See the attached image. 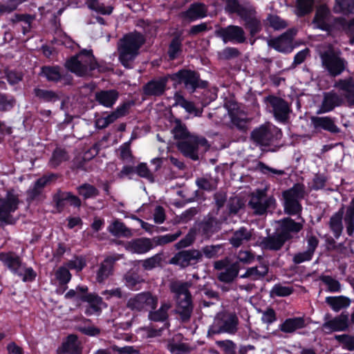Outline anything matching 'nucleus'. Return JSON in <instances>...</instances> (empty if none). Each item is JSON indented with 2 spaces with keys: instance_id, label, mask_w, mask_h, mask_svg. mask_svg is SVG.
I'll return each instance as SVG.
<instances>
[{
  "instance_id": "obj_54",
  "label": "nucleus",
  "mask_w": 354,
  "mask_h": 354,
  "mask_svg": "<svg viewBox=\"0 0 354 354\" xmlns=\"http://www.w3.org/2000/svg\"><path fill=\"white\" fill-rule=\"evenodd\" d=\"M56 279L60 284H67L71 279V274L66 266L58 268L55 272Z\"/></svg>"
},
{
  "instance_id": "obj_53",
  "label": "nucleus",
  "mask_w": 354,
  "mask_h": 354,
  "mask_svg": "<svg viewBox=\"0 0 354 354\" xmlns=\"http://www.w3.org/2000/svg\"><path fill=\"white\" fill-rule=\"evenodd\" d=\"M226 6L225 9L231 13H236L241 17L244 16V13L246 12V10L243 8L236 0H224Z\"/></svg>"
},
{
  "instance_id": "obj_61",
  "label": "nucleus",
  "mask_w": 354,
  "mask_h": 354,
  "mask_svg": "<svg viewBox=\"0 0 354 354\" xmlns=\"http://www.w3.org/2000/svg\"><path fill=\"white\" fill-rule=\"evenodd\" d=\"M292 292V289L288 286H283L280 284L275 285L272 290L271 295L277 297H286Z\"/></svg>"
},
{
  "instance_id": "obj_4",
  "label": "nucleus",
  "mask_w": 354,
  "mask_h": 354,
  "mask_svg": "<svg viewBox=\"0 0 354 354\" xmlns=\"http://www.w3.org/2000/svg\"><path fill=\"white\" fill-rule=\"evenodd\" d=\"M178 148L185 156L194 160L199 158V153L206 151L209 145L205 138L196 136L178 142Z\"/></svg>"
},
{
  "instance_id": "obj_19",
  "label": "nucleus",
  "mask_w": 354,
  "mask_h": 354,
  "mask_svg": "<svg viewBox=\"0 0 354 354\" xmlns=\"http://www.w3.org/2000/svg\"><path fill=\"white\" fill-rule=\"evenodd\" d=\"M268 101L272 108L275 118L281 122L286 121L290 112L288 104L284 100L276 97H270L268 98Z\"/></svg>"
},
{
  "instance_id": "obj_35",
  "label": "nucleus",
  "mask_w": 354,
  "mask_h": 354,
  "mask_svg": "<svg viewBox=\"0 0 354 354\" xmlns=\"http://www.w3.org/2000/svg\"><path fill=\"white\" fill-rule=\"evenodd\" d=\"M285 239L277 231L276 235L264 239L261 245L263 249L277 250H279L285 242Z\"/></svg>"
},
{
  "instance_id": "obj_27",
  "label": "nucleus",
  "mask_w": 354,
  "mask_h": 354,
  "mask_svg": "<svg viewBox=\"0 0 354 354\" xmlns=\"http://www.w3.org/2000/svg\"><path fill=\"white\" fill-rule=\"evenodd\" d=\"M311 122L315 129H324L332 133L339 131L337 127L329 117L313 116L311 118Z\"/></svg>"
},
{
  "instance_id": "obj_48",
  "label": "nucleus",
  "mask_w": 354,
  "mask_h": 354,
  "mask_svg": "<svg viewBox=\"0 0 354 354\" xmlns=\"http://www.w3.org/2000/svg\"><path fill=\"white\" fill-rule=\"evenodd\" d=\"M41 74L49 81L57 82L61 79L59 68L56 66H45L41 69Z\"/></svg>"
},
{
  "instance_id": "obj_28",
  "label": "nucleus",
  "mask_w": 354,
  "mask_h": 354,
  "mask_svg": "<svg viewBox=\"0 0 354 354\" xmlns=\"http://www.w3.org/2000/svg\"><path fill=\"white\" fill-rule=\"evenodd\" d=\"M207 15L206 8L204 4L194 3L189 8L182 14V17L188 21H194Z\"/></svg>"
},
{
  "instance_id": "obj_55",
  "label": "nucleus",
  "mask_w": 354,
  "mask_h": 354,
  "mask_svg": "<svg viewBox=\"0 0 354 354\" xmlns=\"http://www.w3.org/2000/svg\"><path fill=\"white\" fill-rule=\"evenodd\" d=\"M78 193L84 198H93L97 195V189L92 185L84 184L78 187Z\"/></svg>"
},
{
  "instance_id": "obj_63",
  "label": "nucleus",
  "mask_w": 354,
  "mask_h": 354,
  "mask_svg": "<svg viewBox=\"0 0 354 354\" xmlns=\"http://www.w3.org/2000/svg\"><path fill=\"white\" fill-rule=\"evenodd\" d=\"M161 261V257L159 254H156L150 258H148L142 261V266L145 270H151L158 266Z\"/></svg>"
},
{
  "instance_id": "obj_13",
  "label": "nucleus",
  "mask_w": 354,
  "mask_h": 354,
  "mask_svg": "<svg viewBox=\"0 0 354 354\" xmlns=\"http://www.w3.org/2000/svg\"><path fill=\"white\" fill-rule=\"evenodd\" d=\"M275 200L272 197L266 196V190H257L252 194L249 205L257 214L262 215L267 209L274 205Z\"/></svg>"
},
{
  "instance_id": "obj_49",
  "label": "nucleus",
  "mask_w": 354,
  "mask_h": 354,
  "mask_svg": "<svg viewBox=\"0 0 354 354\" xmlns=\"http://www.w3.org/2000/svg\"><path fill=\"white\" fill-rule=\"evenodd\" d=\"M173 133L174 138L178 139L179 141L187 140V138L194 136L189 133L185 126L180 121L176 122V125L173 129Z\"/></svg>"
},
{
  "instance_id": "obj_32",
  "label": "nucleus",
  "mask_w": 354,
  "mask_h": 354,
  "mask_svg": "<svg viewBox=\"0 0 354 354\" xmlns=\"http://www.w3.org/2000/svg\"><path fill=\"white\" fill-rule=\"evenodd\" d=\"M88 287L86 286H77L75 289L69 290L64 295L68 299L74 301L76 304L84 301L88 295Z\"/></svg>"
},
{
  "instance_id": "obj_7",
  "label": "nucleus",
  "mask_w": 354,
  "mask_h": 354,
  "mask_svg": "<svg viewBox=\"0 0 354 354\" xmlns=\"http://www.w3.org/2000/svg\"><path fill=\"white\" fill-rule=\"evenodd\" d=\"M319 52L323 65L330 75L336 76L345 70L346 62L339 57L338 53L335 52L330 46L325 51L319 49Z\"/></svg>"
},
{
  "instance_id": "obj_59",
  "label": "nucleus",
  "mask_w": 354,
  "mask_h": 354,
  "mask_svg": "<svg viewBox=\"0 0 354 354\" xmlns=\"http://www.w3.org/2000/svg\"><path fill=\"white\" fill-rule=\"evenodd\" d=\"M142 281V279L135 274H128L125 277L126 286L132 290H138V286Z\"/></svg>"
},
{
  "instance_id": "obj_20",
  "label": "nucleus",
  "mask_w": 354,
  "mask_h": 354,
  "mask_svg": "<svg viewBox=\"0 0 354 354\" xmlns=\"http://www.w3.org/2000/svg\"><path fill=\"white\" fill-rule=\"evenodd\" d=\"M343 102L342 96L333 91L325 93L322 103L319 107L318 113H327L332 111L335 107L341 105Z\"/></svg>"
},
{
  "instance_id": "obj_6",
  "label": "nucleus",
  "mask_w": 354,
  "mask_h": 354,
  "mask_svg": "<svg viewBox=\"0 0 354 354\" xmlns=\"http://www.w3.org/2000/svg\"><path fill=\"white\" fill-rule=\"evenodd\" d=\"M304 196V187L300 184L294 185L291 189L283 192V206L285 212L295 215L301 210L299 201Z\"/></svg>"
},
{
  "instance_id": "obj_51",
  "label": "nucleus",
  "mask_w": 354,
  "mask_h": 354,
  "mask_svg": "<svg viewBox=\"0 0 354 354\" xmlns=\"http://www.w3.org/2000/svg\"><path fill=\"white\" fill-rule=\"evenodd\" d=\"M67 159L68 156L66 151L61 149H57L54 151L49 163L51 167H56Z\"/></svg>"
},
{
  "instance_id": "obj_29",
  "label": "nucleus",
  "mask_w": 354,
  "mask_h": 354,
  "mask_svg": "<svg viewBox=\"0 0 354 354\" xmlns=\"http://www.w3.org/2000/svg\"><path fill=\"white\" fill-rule=\"evenodd\" d=\"M118 97V93L115 90L102 91L95 94L96 100L105 107H111Z\"/></svg>"
},
{
  "instance_id": "obj_8",
  "label": "nucleus",
  "mask_w": 354,
  "mask_h": 354,
  "mask_svg": "<svg viewBox=\"0 0 354 354\" xmlns=\"http://www.w3.org/2000/svg\"><path fill=\"white\" fill-rule=\"evenodd\" d=\"M237 317L231 313H218L208 330V335L222 333H234L236 330Z\"/></svg>"
},
{
  "instance_id": "obj_11",
  "label": "nucleus",
  "mask_w": 354,
  "mask_h": 354,
  "mask_svg": "<svg viewBox=\"0 0 354 354\" xmlns=\"http://www.w3.org/2000/svg\"><path fill=\"white\" fill-rule=\"evenodd\" d=\"M216 35L221 37L225 44L228 42L242 44L246 40L245 31L238 26L230 25L225 28H221L216 30Z\"/></svg>"
},
{
  "instance_id": "obj_40",
  "label": "nucleus",
  "mask_w": 354,
  "mask_h": 354,
  "mask_svg": "<svg viewBox=\"0 0 354 354\" xmlns=\"http://www.w3.org/2000/svg\"><path fill=\"white\" fill-rule=\"evenodd\" d=\"M236 106V105H234ZM228 113L232 122L239 128H244L246 124L247 117L245 113L240 111L238 109L234 107L228 110Z\"/></svg>"
},
{
  "instance_id": "obj_2",
  "label": "nucleus",
  "mask_w": 354,
  "mask_h": 354,
  "mask_svg": "<svg viewBox=\"0 0 354 354\" xmlns=\"http://www.w3.org/2000/svg\"><path fill=\"white\" fill-rule=\"evenodd\" d=\"M97 63L93 54L86 50L66 62V67L78 76L88 75L89 72L95 69Z\"/></svg>"
},
{
  "instance_id": "obj_47",
  "label": "nucleus",
  "mask_w": 354,
  "mask_h": 354,
  "mask_svg": "<svg viewBox=\"0 0 354 354\" xmlns=\"http://www.w3.org/2000/svg\"><path fill=\"white\" fill-rule=\"evenodd\" d=\"M87 6L97 13L102 15H110L113 11V7L100 3L97 0H86Z\"/></svg>"
},
{
  "instance_id": "obj_30",
  "label": "nucleus",
  "mask_w": 354,
  "mask_h": 354,
  "mask_svg": "<svg viewBox=\"0 0 354 354\" xmlns=\"http://www.w3.org/2000/svg\"><path fill=\"white\" fill-rule=\"evenodd\" d=\"M180 335H175L167 344V349L171 354H185L189 352V346L181 342Z\"/></svg>"
},
{
  "instance_id": "obj_36",
  "label": "nucleus",
  "mask_w": 354,
  "mask_h": 354,
  "mask_svg": "<svg viewBox=\"0 0 354 354\" xmlns=\"http://www.w3.org/2000/svg\"><path fill=\"white\" fill-rule=\"evenodd\" d=\"M344 214V208L342 207L333 214L330 220V228L336 238L339 237L343 230L342 218Z\"/></svg>"
},
{
  "instance_id": "obj_45",
  "label": "nucleus",
  "mask_w": 354,
  "mask_h": 354,
  "mask_svg": "<svg viewBox=\"0 0 354 354\" xmlns=\"http://www.w3.org/2000/svg\"><path fill=\"white\" fill-rule=\"evenodd\" d=\"M268 267L266 265L262 264L257 267L250 268L241 277H250L253 280L258 279L265 276L268 272Z\"/></svg>"
},
{
  "instance_id": "obj_41",
  "label": "nucleus",
  "mask_w": 354,
  "mask_h": 354,
  "mask_svg": "<svg viewBox=\"0 0 354 354\" xmlns=\"http://www.w3.org/2000/svg\"><path fill=\"white\" fill-rule=\"evenodd\" d=\"M171 308L169 303H162L158 310H151L149 312V319L155 322H162L167 318V311Z\"/></svg>"
},
{
  "instance_id": "obj_44",
  "label": "nucleus",
  "mask_w": 354,
  "mask_h": 354,
  "mask_svg": "<svg viewBox=\"0 0 354 354\" xmlns=\"http://www.w3.org/2000/svg\"><path fill=\"white\" fill-rule=\"evenodd\" d=\"M321 281L326 287V291L329 292H339L342 290V285L340 282L335 278L324 275L320 277Z\"/></svg>"
},
{
  "instance_id": "obj_34",
  "label": "nucleus",
  "mask_w": 354,
  "mask_h": 354,
  "mask_svg": "<svg viewBox=\"0 0 354 354\" xmlns=\"http://www.w3.org/2000/svg\"><path fill=\"white\" fill-rule=\"evenodd\" d=\"M174 99L175 104L185 109L188 113L194 116H200L201 115L202 111L196 109L192 102L186 100L180 93H175Z\"/></svg>"
},
{
  "instance_id": "obj_56",
  "label": "nucleus",
  "mask_w": 354,
  "mask_h": 354,
  "mask_svg": "<svg viewBox=\"0 0 354 354\" xmlns=\"http://www.w3.org/2000/svg\"><path fill=\"white\" fill-rule=\"evenodd\" d=\"M196 185L199 188L209 191L216 187V181L210 177H203L196 180Z\"/></svg>"
},
{
  "instance_id": "obj_3",
  "label": "nucleus",
  "mask_w": 354,
  "mask_h": 354,
  "mask_svg": "<svg viewBox=\"0 0 354 354\" xmlns=\"http://www.w3.org/2000/svg\"><path fill=\"white\" fill-rule=\"evenodd\" d=\"M0 260L15 275L19 277L24 281H32L36 274L31 268L26 267L19 257L12 252L0 254Z\"/></svg>"
},
{
  "instance_id": "obj_18",
  "label": "nucleus",
  "mask_w": 354,
  "mask_h": 354,
  "mask_svg": "<svg viewBox=\"0 0 354 354\" xmlns=\"http://www.w3.org/2000/svg\"><path fill=\"white\" fill-rule=\"evenodd\" d=\"M296 30L291 29L281 35L280 37L268 41V46L279 52L288 53L292 50V40Z\"/></svg>"
},
{
  "instance_id": "obj_50",
  "label": "nucleus",
  "mask_w": 354,
  "mask_h": 354,
  "mask_svg": "<svg viewBox=\"0 0 354 354\" xmlns=\"http://www.w3.org/2000/svg\"><path fill=\"white\" fill-rule=\"evenodd\" d=\"M35 94L37 97L46 102H54L59 100L58 95L55 92L46 89L36 88Z\"/></svg>"
},
{
  "instance_id": "obj_31",
  "label": "nucleus",
  "mask_w": 354,
  "mask_h": 354,
  "mask_svg": "<svg viewBox=\"0 0 354 354\" xmlns=\"http://www.w3.org/2000/svg\"><path fill=\"white\" fill-rule=\"evenodd\" d=\"M115 261L114 258L108 257L102 263L97 272L96 280L97 282H103L112 273L113 265Z\"/></svg>"
},
{
  "instance_id": "obj_22",
  "label": "nucleus",
  "mask_w": 354,
  "mask_h": 354,
  "mask_svg": "<svg viewBox=\"0 0 354 354\" xmlns=\"http://www.w3.org/2000/svg\"><path fill=\"white\" fill-rule=\"evenodd\" d=\"M81 343L74 335H68L57 350L58 354H81Z\"/></svg>"
},
{
  "instance_id": "obj_38",
  "label": "nucleus",
  "mask_w": 354,
  "mask_h": 354,
  "mask_svg": "<svg viewBox=\"0 0 354 354\" xmlns=\"http://www.w3.org/2000/svg\"><path fill=\"white\" fill-rule=\"evenodd\" d=\"M53 178V176H43L38 179L35 183L34 186L30 188L28 191V197L29 200H34L41 192L44 186Z\"/></svg>"
},
{
  "instance_id": "obj_5",
  "label": "nucleus",
  "mask_w": 354,
  "mask_h": 354,
  "mask_svg": "<svg viewBox=\"0 0 354 354\" xmlns=\"http://www.w3.org/2000/svg\"><path fill=\"white\" fill-rule=\"evenodd\" d=\"M171 290L176 294L178 313L183 319L189 318L192 310V306L187 284L186 283L174 282L171 284Z\"/></svg>"
},
{
  "instance_id": "obj_15",
  "label": "nucleus",
  "mask_w": 354,
  "mask_h": 354,
  "mask_svg": "<svg viewBox=\"0 0 354 354\" xmlns=\"http://www.w3.org/2000/svg\"><path fill=\"white\" fill-rule=\"evenodd\" d=\"M202 252L196 250H184L177 253L171 260L170 263L181 268L197 263L202 258Z\"/></svg>"
},
{
  "instance_id": "obj_23",
  "label": "nucleus",
  "mask_w": 354,
  "mask_h": 354,
  "mask_svg": "<svg viewBox=\"0 0 354 354\" xmlns=\"http://www.w3.org/2000/svg\"><path fill=\"white\" fill-rule=\"evenodd\" d=\"M330 22V12L325 6H321L316 11L315 17L313 21V26L315 28H319L323 30H328Z\"/></svg>"
},
{
  "instance_id": "obj_58",
  "label": "nucleus",
  "mask_w": 354,
  "mask_h": 354,
  "mask_svg": "<svg viewBox=\"0 0 354 354\" xmlns=\"http://www.w3.org/2000/svg\"><path fill=\"white\" fill-rule=\"evenodd\" d=\"M335 339L343 344V347L348 351H354V336L348 335H336Z\"/></svg>"
},
{
  "instance_id": "obj_42",
  "label": "nucleus",
  "mask_w": 354,
  "mask_h": 354,
  "mask_svg": "<svg viewBox=\"0 0 354 354\" xmlns=\"http://www.w3.org/2000/svg\"><path fill=\"white\" fill-rule=\"evenodd\" d=\"M241 17L245 20V26L250 30L252 36L259 32L261 24L259 19L253 16L250 12L248 13V10L244 13V16Z\"/></svg>"
},
{
  "instance_id": "obj_12",
  "label": "nucleus",
  "mask_w": 354,
  "mask_h": 354,
  "mask_svg": "<svg viewBox=\"0 0 354 354\" xmlns=\"http://www.w3.org/2000/svg\"><path fill=\"white\" fill-rule=\"evenodd\" d=\"M17 196L12 191L8 192L6 197L0 198V221L6 223H12L11 214L17 209Z\"/></svg>"
},
{
  "instance_id": "obj_1",
  "label": "nucleus",
  "mask_w": 354,
  "mask_h": 354,
  "mask_svg": "<svg viewBox=\"0 0 354 354\" xmlns=\"http://www.w3.org/2000/svg\"><path fill=\"white\" fill-rule=\"evenodd\" d=\"M145 39L140 33L132 32L125 35L118 46L119 59L125 67H131L132 62L139 53V48Z\"/></svg>"
},
{
  "instance_id": "obj_10",
  "label": "nucleus",
  "mask_w": 354,
  "mask_h": 354,
  "mask_svg": "<svg viewBox=\"0 0 354 354\" xmlns=\"http://www.w3.org/2000/svg\"><path fill=\"white\" fill-rule=\"evenodd\" d=\"M281 137V131L271 124L262 125L254 130L252 133V138L254 142L261 145H268L274 140Z\"/></svg>"
},
{
  "instance_id": "obj_62",
  "label": "nucleus",
  "mask_w": 354,
  "mask_h": 354,
  "mask_svg": "<svg viewBox=\"0 0 354 354\" xmlns=\"http://www.w3.org/2000/svg\"><path fill=\"white\" fill-rule=\"evenodd\" d=\"M86 263L82 257H75L70 260L65 265L68 269L75 270L77 272L81 271L85 266Z\"/></svg>"
},
{
  "instance_id": "obj_14",
  "label": "nucleus",
  "mask_w": 354,
  "mask_h": 354,
  "mask_svg": "<svg viewBox=\"0 0 354 354\" xmlns=\"http://www.w3.org/2000/svg\"><path fill=\"white\" fill-rule=\"evenodd\" d=\"M170 79L177 83H184L187 89L193 91L196 87L205 86V82L200 84L198 75L190 71H180L170 75Z\"/></svg>"
},
{
  "instance_id": "obj_33",
  "label": "nucleus",
  "mask_w": 354,
  "mask_h": 354,
  "mask_svg": "<svg viewBox=\"0 0 354 354\" xmlns=\"http://www.w3.org/2000/svg\"><path fill=\"white\" fill-rule=\"evenodd\" d=\"M251 232L247 229L241 227L234 233L230 241L234 247L238 248L247 243L251 239Z\"/></svg>"
},
{
  "instance_id": "obj_57",
  "label": "nucleus",
  "mask_w": 354,
  "mask_h": 354,
  "mask_svg": "<svg viewBox=\"0 0 354 354\" xmlns=\"http://www.w3.org/2000/svg\"><path fill=\"white\" fill-rule=\"evenodd\" d=\"M33 20V17L26 15H17L14 21L21 22L23 33L26 34L30 28V24Z\"/></svg>"
},
{
  "instance_id": "obj_46",
  "label": "nucleus",
  "mask_w": 354,
  "mask_h": 354,
  "mask_svg": "<svg viewBox=\"0 0 354 354\" xmlns=\"http://www.w3.org/2000/svg\"><path fill=\"white\" fill-rule=\"evenodd\" d=\"M335 86L345 93L347 98L354 97V82L352 78L339 80Z\"/></svg>"
},
{
  "instance_id": "obj_60",
  "label": "nucleus",
  "mask_w": 354,
  "mask_h": 354,
  "mask_svg": "<svg viewBox=\"0 0 354 354\" xmlns=\"http://www.w3.org/2000/svg\"><path fill=\"white\" fill-rule=\"evenodd\" d=\"M136 172L140 177L145 178L150 182L153 181V174L151 171L148 169L147 164H139L136 168Z\"/></svg>"
},
{
  "instance_id": "obj_26",
  "label": "nucleus",
  "mask_w": 354,
  "mask_h": 354,
  "mask_svg": "<svg viewBox=\"0 0 354 354\" xmlns=\"http://www.w3.org/2000/svg\"><path fill=\"white\" fill-rule=\"evenodd\" d=\"M325 301L334 312L337 313L348 308L351 304V299L344 295L326 297Z\"/></svg>"
},
{
  "instance_id": "obj_37",
  "label": "nucleus",
  "mask_w": 354,
  "mask_h": 354,
  "mask_svg": "<svg viewBox=\"0 0 354 354\" xmlns=\"http://www.w3.org/2000/svg\"><path fill=\"white\" fill-rule=\"evenodd\" d=\"M304 319L301 317L287 319L281 326L280 329L284 333H292L297 329L304 328Z\"/></svg>"
},
{
  "instance_id": "obj_21",
  "label": "nucleus",
  "mask_w": 354,
  "mask_h": 354,
  "mask_svg": "<svg viewBox=\"0 0 354 354\" xmlns=\"http://www.w3.org/2000/svg\"><path fill=\"white\" fill-rule=\"evenodd\" d=\"M153 247L151 239L147 238L136 239L127 242L125 245L128 251L137 254L146 253L151 250Z\"/></svg>"
},
{
  "instance_id": "obj_43",
  "label": "nucleus",
  "mask_w": 354,
  "mask_h": 354,
  "mask_svg": "<svg viewBox=\"0 0 354 354\" xmlns=\"http://www.w3.org/2000/svg\"><path fill=\"white\" fill-rule=\"evenodd\" d=\"M333 10L336 13H354V0H335Z\"/></svg>"
},
{
  "instance_id": "obj_52",
  "label": "nucleus",
  "mask_w": 354,
  "mask_h": 354,
  "mask_svg": "<svg viewBox=\"0 0 354 354\" xmlns=\"http://www.w3.org/2000/svg\"><path fill=\"white\" fill-rule=\"evenodd\" d=\"M313 6V0H297V15L302 16L310 12Z\"/></svg>"
},
{
  "instance_id": "obj_17",
  "label": "nucleus",
  "mask_w": 354,
  "mask_h": 354,
  "mask_svg": "<svg viewBox=\"0 0 354 354\" xmlns=\"http://www.w3.org/2000/svg\"><path fill=\"white\" fill-rule=\"evenodd\" d=\"M278 223L277 231L285 241L294 237L303 227V222H295L290 218L280 220Z\"/></svg>"
},
{
  "instance_id": "obj_9",
  "label": "nucleus",
  "mask_w": 354,
  "mask_h": 354,
  "mask_svg": "<svg viewBox=\"0 0 354 354\" xmlns=\"http://www.w3.org/2000/svg\"><path fill=\"white\" fill-rule=\"evenodd\" d=\"M158 298L149 292H141L130 298L127 306L134 310L149 311L154 310L158 305Z\"/></svg>"
},
{
  "instance_id": "obj_16",
  "label": "nucleus",
  "mask_w": 354,
  "mask_h": 354,
  "mask_svg": "<svg viewBox=\"0 0 354 354\" xmlns=\"http://www.w3.org/2000/svg\"><path fill=\"white\" fill-rule=\"evenodd\" d=\"M348 315L344 313H342L330 319H327L325 317L324 322L322 326V330L327 334L345 330L348 327Z\"/></svg>"
},
{
  "instance_id": "obj_24",
  "label": "nucleus",
  "mask_w": 354,
  "mask_h": 354,
  "mask_svg": "<svg viewBox=\"0 0 354 354\" xmlns=\"http://www.w3.org/2000/svg\"><path fill=\"white\" fill-rule=\"evenodd\" d=\"M84 301L88 303V307L85 310L87 315H99L102 308L106 307L102 299L95 294H88Z\"/></svg>"
},
{
  "instance_id": "obj_39",
  "label": "nucleus",
  "mask_w": 354,
  "mask_h": 354,
  "mask_svg": "<svg viewBox=\"0 0 354 354\" xmlns=\"http://www.w3.org/2000/svg\"><path fill=\"white\" fill-rule=\"evenodd\" d=\"M109 232L115 236H130L131 231L127 229L125 225L118 220L114 221L108 227Z\"/></svg>"
},
{
  "instance_id": "obj_25",
  "label": "nucleus",
  "mask_w": 354,
  "mask_h": 354,
  "mask_svg": "<svg viewBox=\"0 0 354 354\" xmlns=\"http://www.w3.org/2000/svg\"><path fill=\"white\" fill-rule=\"evenodd\" d=\"M168 79H170V75L148 82L144 87L145 93L149 95H162L165 90Z\"/></svg>"
},
{
  "instance_id": "obj_64",
  "label": "nucleus",
  "mask_w": 354,
  "mask_h": 354,
  "mask_svg": "<svg viewBox=\"0 0 354 354\" xmlns=\"http://www.w3.org/2000/svg\"><path fill=\"white\" fill-rule=\"evenodd\" d=\"M237 274L238 270L236 268H232L230 269L227 268L225 272H221L219 274L218 278L221 281L230 282L232 281Z\"/></svg>"
}]
</instances>
